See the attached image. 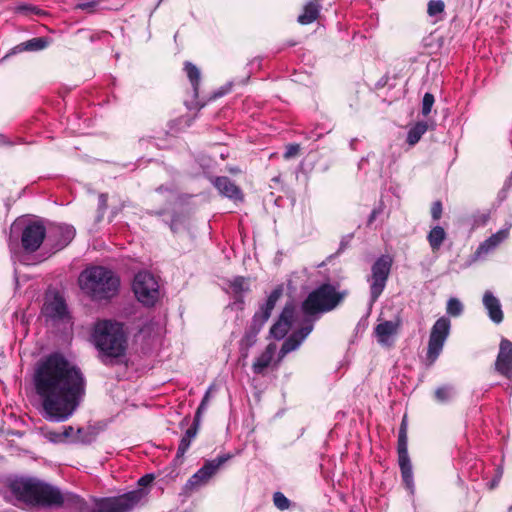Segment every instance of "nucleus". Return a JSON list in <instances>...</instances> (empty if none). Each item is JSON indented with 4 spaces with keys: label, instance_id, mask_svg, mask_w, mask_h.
I'll list each match as a JSON object with an SVG mask.
<instances>
[{
    "label": "nucleus",
    "instance_id": "51",
    "mask_svg": "<svg viewBox=\"0 0 512 512\" xmlns=\"http://www.w3.org/2000/svg\"><path fill=\"white\" fill-rule=\"evenodd\" d=\"M487 220H488V215H482L480 217V220H475V223L477 225H484L487 222Z\"/></svg>",
    "mask_w": 512,
    "mask_h": 512
},
{
    "label": "nucleus",
    "instance_id": "41",
    "mask_svg": "<svg viewBox=\"0 0 512 512\" xmlns=\"http://www.w3.org/2000/svg\"><path fill=\"white\" fill-rule=\"evenodd\" d=\"M300 152V145L299 144H289L286 146V150L284 152L283 157L288 160L295 156H297Z\"/></svg>",
    "mask_w": 512,
    "mask_h": 512
},
{
    "label": "nucleus",
    "instance_id": "2",
    "mask_svg": "<svg viewBox=\"0 0 512 512\" xmlns=\"http://www.w3.org/2000/svg\"><path fill=\"white\" fill-rule=\"evenodd\" d=\"M128 339L125 325L112 319L97 320L90 334L91 343L97 350V358L105 366L124 363Z\"/></svg>",
    "mask_w": 512,
    "mask_h": 512
},
{
    "label": "nucleus",
    "instance_id": "7",
    "mask_svg": "<svg viewBox=\"0 0 512 512\" xmlns=\"http://www.w3.org/2000/svg\"><path fill=\"white\" fill-rule=\"evenodd\" d=\"M344 297L345 292H337L333 285L325 283L308 294L301 308L306 315L329 312L336 308Z\"/></svg>",
    "mask_w": 512,
    "mask_h": 512
},
{
    "label": "nucleus",
    "instance_id": "4",
    "mask_svg": "<svg viewBox=\"0 0 512 512\" xmlns=\"http://www.w3.org/2000/svg\"><path fill=\"white\" fill-rule=\"evenodd\" d=\"M81 291L94 302H108L118 295L121 280L112 269L94 265L85 268L79 275Z\"/></svg>",
    "mask_w": 512,
    "mask_h": 512
},
{
    "label": "nucleus",
    "instance_id": "55",
    "mask_svg": "<svg viewBox=\"0 0 512 512\" xmlns=\"http://www.w3.org/2000/svg\"><path fill=\"white\" fill-rule=\"evenodd\" d=\"M164 210H159V211H155V212H151V214L153 215H156V216H162L164 214Z\"/></svg>",
    "mask_w": 512,
    "mask_h": 512
},
{
    "label": "nucleus",
    "instance_id": "49",
    "mask_svg": "<svg viewBox=\"0 0 512 512\" xmlns=\"http://www.w3.org/2000/svg\"><path fill=\"white\" fill-rule=\"evenodd\" d=\"M13 144L4 134L0 133V146H12Z\"/></svg>",
    "mask_w": 512,
    "mask_h": 512
},
{
    "label": "nucleus",
    "instance_id": "34",
    "mask_svg": "<svg viewBox=\"0 0 512 512\" xmlns=\"http://www.w3.org/2000/svg\"><path fill=\"white\" fill-rule=\"evenodd\" d=\"M445 5L442 0H431L428 3L427 12L429 16H436L444 11Z\"/></svg>",
    "mask_w": 512,
    "mask_h": 512
},
{
    "label": "nucleus",
    "instance_id": "37",
    "mask_svg": "<svg viewBox=\"0 0 512 512\" xmlns=\"http://www.w3.org/2000/svg\"><path fill=\"white\" fill-rule=\"evenodd\" d=\"M108 197H107V194H100L99 197H98V216H97V221H101L103 216H104V213L108 207Z\"/></svg>",
    "mask_w": 512,
    "mask_h": 512
},
{
    "label": "nucleus",
    "instance_id": "57",
    "mask_svg": "<svg viewBox=\"0 0 512 512\" xmlns=\"http://www.w3.org/2000/svg\"><path fill=\"white\" fill-rule=\"evenodd\" d=\"M508 512H512V506L509 507Z\"/></svg>",
    "mask_w": 512,
    "mask_h": 512
},
{
    "label": "nucleus",
    "instance_id": "17",
    "mask_svg": "<svg viewBox=\"0 0 512 512\" xmlns=\"http://www.w3.org/2000/svg\"><path fill=\"white\" fill-rule=\"evenodd\" d=\"M76 230L72 225L57 224L49 232L48 239L53 241L54 248L61 250L74 239Z\"/></svg>",
    "mask_w": 512,
    "mask_h": 512
},
{
    "label": "nucleus",
    "instance_id": "38",
    "mask_svg": "<svg viewBox=\"0 0 512 512\" xmlns=\"http://www.w3.org/2000/svg\"><path fill=\"white\" fill-rule=\"evenodd\" d=\"M43 436L52 443H62L61 432L42 429Z\"/></svg>",
    "mask_w": 512,
    "mask_h": 512
},
{
    "label": "nucleus",
    "instance_id": "31",
    "mask_svg": "<svg viewBox=\"0 0 512 512\" xmlns=\"http://www.w3.org/2000/svg\"><path fill=\"white\" fill-rule=\"evenodd\" d=\"M273 503L281 511L288 509L291 505L290 500L282 492L273 494Z\"/></svg>",
    "mask_w": 512,
    "mask_h": 512
},
{
    "label": "nucleus",
    "instance_id": "10",
    "mask_svg": "<svg viewBox=\"0 0 512 512\" xmlns=\"http://www.w3.org/2000/svg\"><path fill=\"white\" fill-rule=\"evenodd\" d=\"M132 290L137 300L147 307L154 306L160 297L158 280L148 271H140L134 276Z\"/></svg>",
    "mask_w": 512,
    "mask_h": 512
},
{
    "label": "nucleus",
    "instance_id": "15",
    "mask_svg": "<svg viewBox=\"0 0 512 512\" xmlns=\"http://www.w3.org/2000/svg\"><path fill=\"white\" fill-rule=\"evenodd\" d=\"M495 370L506 379L512 380V342L506 338L500 342Z\"/></svg>",
    "mask_w": 512,
    "mask_h": 512
},
{
    "label": "nucleus",
    "instance_id": "39",
    "mask_svg": "<svg viewBox=\"0 0 512 512\" xmlns=\"http://www.w3.org/2000/svg\"><path fill=\"white\" fill-rule=\"evenodd\" d=\"M442 212H443L442 202L439 200L433 202L432 206H431V217H432L433 221H438L442 216Z\"/></svg>",
    "mask_w": 512,
    "mask_h": 512
},
{
    "label": "nucleus",
    "instance_id": "20",
    "mask_svg": "<svg viewBox=\"0 0 512 512\" xmlns=\"http://www.w3.org/2000/svg\"><path fill=\"white\" fill-rule=\"evenodd\" d=\"M508 229H501L498 232L492 234L484 242H482L476 250L477 256L486 255L493 251L500 243H502L508 237Z\"/></svg>",
    "mask_w": 512,
    "mask_h": 512
},
{
    "label": "nucleus",
    "instance_id": "21",
    "mask_svg": "<svg viewBox=\"0 0 512 512\" xmlns=\"http://www.w3.org/2000/svg\"><path fill=\"white\" fill-rule=\"evenodd\" d=\"M230 288L234 293V305H236L239 309H243V294L250 290L248 280L243 276H236L230 281Z\"/></svg>",
    "mask_w": 512,
    "mask_h": 512
},
{
    "label": "nucleus",
    "instance_id": "9",
    "mask_svg": "<svg viewBox=\"0 0 512 512\" xmlns=\"http://www.w3.org/2000/svg\"><path fill=\"white\" fill-rule=\"evenodd\" d=\"M392 265L393 258L389 254H383L373 262L371 273L366 279L369 284V298L371 304H374L385 290Z\"/></svg>",
    "mask_w": 512,
    "mask_h": 512
},
{
    "label": "nucleus",
    "instance_id": "1",
    "mask_svg": "<svg viewBox=\"0 0 512 512\" xmlns=\"http://www.w3.org/2000/svg\"><path fill=\"white\" fill-rule=\"evenodd\" d=\"M32 380L41 402V415L50 422L67 421L86 394L83 372L60 352L42 357L36 363Z\"/></svg>",
    "mask_w": 512,
    "mask_h": 512
},
{
    "label": "nucleus",
    "instance_id": "46",
    "mask_svg": "<svg viewBox=\"0 0 512 512\" xmlns=\"http://www.w3.org/2000/svg\"><path fill=\"white\" fill-rule=\"evenodd\" d=\"M312 329V325L304 326L299 331L295 332V334L299 336L300 340H304L310 334Z\"/></svg>",
    "mask_w": 512,
    "mask_h": 512
},
{
    "label": "nucleus",
    "instance_id": "3",
    "mask_svg": "<svg viewBox=\"0 0 512 512\" xmlns=\"http://www.w3.org/2000/svg\"><path fill=\"white\" fill-rule=\"evenodd\" d=\"M4 489L17 500L46 508H60L63 502L59 488L32 477L0 475V491Z\"/></svg>",
    "mask_w": 512,
    "mask_h": 512
},
{
    "label": "nucleus",
    "instance_id": "32",
    "mask_svg": "<svg viewBox=\"0 0 512 512\" xmlns=\"http://www.w3.org/2000/svg\"><path fill=\"white\" fill-rule=\"evenodd\" d=\"M452 387L451 386H441L438 387L435 391V398L439 402H447L452 397Z\"/></svg>",
    "mask_w": 512,
    "mask_h": 512
},
{
    "label": "nucleus",
    "instance_id": "26",
    "mask_svg": "<svg viewBox=\"0 0 512 512\" xmlns=\"http://www.w3.org/2000/svg\"><path fill=\"white\" fill-rule=\"evenodd\" d=\"M184 70H185L187 77L192 85L194 95H195V97H197L199 84H200V80H201L200 70L194 64H192L191 62H188V61L185 62V64H184Z\"/></svg>",
    "mask_w": 512,
    "mask_h": 512
},
{
    "label": "nucleus",
    "instance_id": "50",
    "mask_svg": "<svg viewBox=\"0 0 512 512\" xmlns=\"http://www.w3.org/2000/svg\"><path fill=\"white\" fill-rule=\"evenodd\" d=\"M94 6V2H85V3H79L77 7L81 10H86L88 8H92Z\"/></svg>",
    "mask_w": 512,
    "mask_h": 512
},
{
    "label": "nucleus",
    "instance_id": "30",
    "mask_svg": "<svg viewBox=\"0 0 512 512\" xmlns=\"http://www.w3.org/2000/svg\"><path fill=\"white\" fill-rule=\"evenodd\" d=\"M464 311V306L458 298L451 297L447 301L446 312L452 317L460 316Z\"/></svg>",
    "mask_w": 512,
    "mask_h": 512
},
{
    "label": "nucleus",
    "instance_id": "27",
    "mask_svg": "<svg viewBox=\"0 0 512 512\" xmlns=\"http://www.w3.org/2000/svg\"><path fill=\"white\" fill-rule=\"evenodd\" d=\"M428 125L426 122H417L407 133V143L411 146L419 142L422 135L427 131Z\"/></svg>",
    "mask_w": 512,
    "mask_h": 512
},
{
    "label": "nucleus",
    "instance_id": "40",
    "mask_svg": "<svg viewBox=\"0 0 512 512\" xmlns=\"http://www.w3.org/2000/svg\"><path fill=\"white\" fill-rule=\"evenodd\" d=\"M209 396H210V389L205 393L200 405L198 406V408L196 410L194 418H196L197 421L201 420V415L207 407Z\"/></svg>",
    "mask_w": 512,
    "mask_h": 512
},
{
    "label": "nucleus",
    "instance_id": "14",
    "mask_svg": "<svg viewBox=\"0 0 512 512\" xmlns=\"http://www.w3.org/2000/svg\"><path fill=\"white\" fill-rule=\"evenodd\" d=\"M402 325V319L398 313L394 320H384L379 322L374 328V334L377 342L384 346H391L393 337L397 335Z\"/></svg>",
    "mask_w": 512,
    "mask_h": 512
},
{
    "label": "nucleus",
    "instance_id": "22",
    "mask_svg": "<svg viewBox=\"0 0 512 512\" xmlns=\"http://www.w3.org/2000/svg\"><path fill=\"white\" fill-rule=\"evenodd\" d=\"M321 10V0H310L304 6L303 13L297 18V21L302 25H307L319 17Z\"/></svg>",
    "mask_w": 512,
    "mask_h": 512
},
{
    "label": "nucleus",
    "instance_id": "6",
    "mask_svg": "<svg viewBox=\"0 0 512 512\" xmlns=\"http://www.w3.org/2000/svg\"><path fill=\"white\" fill-rule=\"evenodd\" d=\"M282 294L283 287L279 285L272 290L266 301L259 306V310L253 315L251 323L246 328L239 343V352L243 358L248 357L250 348L257 342L259 332L270 318L271 313Z\"/></svg>",
    "mask_w": 512,
    "mask_h": 512
},
{
    "label": "nucleus",
    "instance_id": "16",
    "mask_svg": "<svg viewBox=\"0 0 512 512\" xmlns=\"http://www.w3.org/2000/svg\"><path fill=\"white\" fill-rule=\"evenodd\" d=\"M295 315V306L292 302L285 304L278 320L270 328V335L277 339H283L291 328Z\"/></svg>",
    "mask_w": 512,
    "mask_h": 512
},
{
    "label": "nucleus",
    "instance_id": "19",
    "mask_svg": "<svg viewBox=\"0 0 512 512\" xmlns=\"http://www.w3.org/2000/svg\"><path fill=\"white\" fill-rule=\"evenodd\" d=\"M483 305L488 311L490 319L499 324L503 321V311L498 298L491 291H486L483 295Z\"/></svg>",
    "mask_w": 512,
    "mask_h": 512
},
{
    "label": "nucleus",
    "instance_id": "35",
    "mask_svg": "<svg viewBox=\"0 0 512 512\" xmlns=\"http://www.w3.org/2000/svg\"><path fill=\"white\" fill-rule=\"evenodd\" d=\"M185 223V216L179 213H173L169 227L173 233H177Z\"/></svg>",
    "mask_w": 512,
    "mask_h": 512
},
{
    "label": "nucleus",
    "instance_id": "45",
    "mask_svg": "<svg viewBox=\"0 0 512 512\" xmlns=\"http://www.w3.org/2000/svg\"><path fill=\"white\" fill-rule=\"evenodd\" d=\"M382 212V204H380L378 207H375L368 217L367 225H371Z\"/></svg>",
    "mask_w": 512,
    "mask_h": 512
},
{
    "label": "nucleus",
    "instance_id": "44",
    "mask_svg": "<svg viewBox=\"0 0 512 512\" xmlns=\"http://www.w3.org/2000/svg\"><path fill=\"white\" fill-rule=\"evenodd\" d=\"M17 11L18 12H29V13H33V14H37V15L41 14V12H42L36 6L27 5V4L19 5L17 7Z\"/></svg>",
    "mask_w": 512,
    "mask_h": 512
},
{
    "label": "nucleus",
    "instance_id": "56",
    "mask_svg": "<svg viewBox=\"0 0 512 512\" xmlns=\"http://www.w3.org/2000/svg\"><path fill=\"white\" fill-rule=\"evenodd\" d=\"M365 160H366L365 158H361V161H360L359 165L361 166V165H362V163H363Z\"/></svg>",
    "mask_w": 512,
    "mask_h": 512
},
{
    "label": "nucleus",
    "instance_id": "12",
    "mask_svg": "<svg viewBox=\"0 0 512 512\" xmlns=\"http://www.w3.org/2000/svg\"><path fill=\"white\" fill-rule=\"evenodd\" d=\"M450 329L451 321L445 316L440 317L433 324L429 335L426 353V359L429 366L433 365L441 354L444 344L450 334Z\"/></svg>",
    "mask_w": 512,
    "mask_h": 512
},
{
    "label": "nucleus",
    "instance_id": "29",
    "mask_svg": "<svg viewBox=\"0 0 512 512\" xmlns=\"http://www.w3.org/2000/svg\"><path fill=\"white\" fill-rule=\"evenodd\" d=\"M302 342L303 340H300L299 336L293 333L282 344L279 352L280 356L284 357L286 354L296 350L301 345Z\"/></svg>",
    "mask_w": 512,
    "mask_h": 512
},
{
    "label": "nucleus",
    "instance_id": "28",
    "mask_svg": "<svg viewBox=\"0 0 512 512\" xmlns=\"http://www.w3.org/2000/svg\"><path fill=\"white\" fill-rule=\"evenodd\" d=\"M47 46V40L43 37H35L17 46L20 51H39Z\"/></svg>",
    "mask_w": 512,
    "mask_h": 512
},
{
    "label": "nucleus",
    "instance_id": "24",
    "mask_svg": "<svg viewBox=\"0 0 512 512\" xmlns=\"http://www.w3.org/2000/svg\"><path fill=\"white\" fill-rule=\"evenodd\" d=\"M275 347L269 344L265 351L256 358L252 365V370L255 374H263L265 369L271 364L274 356Z\"/></svg>",
    "mask_w": 512,
    "mask_h": 512
},
{
    "label": "nucleus",
    "instance_id": "52",
    "mask_svg": "<svg viewBox=\"0 0 512 512\" xmlns=\"http://www.w3.org/2000/svg\"><path fill=\"white\" fill-rule=\"evenodd\" d=\"M157 192L159 193H163V192H170L171 189L167 186H164V185H160L157 189H156Z\"/></svg>",
    "mask_w": 512,
    "mask_h": 512
},
{
    "label": "nucleus",
    "instance_id": "36",
    "mask_svg": "<svg viewBox=\"0 0 512 512\" xmlns=\"http://www.w3.org/2000/svg\"><path fill=\"white\" fill-rule=\"evenodd\" d=\"M435 102L434 96L431 93H425L422 100V114L423 116H427L433 107Z\"/></svg>",
    "mask_w": 512,
    "mask_h": 512
},
{
    "label": "nucleus",
    "instance_id": "48",
    "mask_svg": "<svg viewBox=\"0 0 512 512\" xmlns=\"http://www.w3.org/2000/svg\"><path fill=\"white\" fill-rule=\"evenodd\" d=\"M73 431L74 429L72 426H65L63 431L61 432L62 442L69 438L73 434Z\"/></svg>",
    "mask_w": 512,
    "mask_h": 512
},
{
    "label": "nucleus",
    "instance_id": "23",
    "mask_svg": "<svg viewBox=\"0 0 512 512\" xmlns=\"http://www.w3.org/2000/svg\"><path fill=\"white\" fill-rule=\"evenodd\" d=\"M45 312L53 319H63L67 314V305L62 297L56 295L45 304Z\"/></svg>",
    "mask_w": 512,
    "mask_h": 512
},
{
    "label": "nucleus",
    "instance_id": "53",
    "mask_svg": "<svg viewBox=\"0 0 512 512\" xmlns=\"http://www.w3.org/2000/svg\"><path fill=\"white\" fill-rule=\"evenodd\" d=\"M357 142H358V139L357 138H353L351 141H350V148L352 150H357Z\"/></svg>",
    "mask_w": 512,
    "mask_h": 512
},
{
    "label": "nucleus",
    "instance_id": "33",
    "mask_svg": "<svg viewBox=\"0 0 512 512\" xmlns=\"http://www.w3.org/2000/svg\"><path fill=\"white\" fill-rule=\"evenodd\" d=\"M191 442H192L191 439L186 438L185 436H182L179 446H178V449H177L175 461H179V462L182 461L185 453L187 452V450L189 449V447L191 445Z\"/></svg>",
    "mask_w": 512,
    "mask_h": 512
},
{
    "label": "nucleus",
    "instance_id": "43",
    "mask_svg": "<svg viewBox=\"0 0 512 512\" xmlns=\"http://www.w3.org/2000/svg\"><path fill=\"white\" fill-rule=\"evenodd\" d=\"M353 237H354L353 233L347 234L342 237L340 244H339V248L336 252V255H339L340 253H342L350 245Z\"/></svg>",
    "mask_w": 512,
    "mask_h": 512
},
{
    "label": "nucleus",
    "instance_id": "54",
    "mask_svg": "<svg viewBox=\"0 0 512 512\" xmlns=\"http://www.w3.org/2000/svg\"><path fill=\"white\" fill-rule=\"evenodd\" d=\"M387 83V77L381 78L379 82L377 83V87H383Z\"/></svg>",
    "mask_w": 512,
    "mask_h": 512
},
{
    "label": "nucleus",
    "instance_id": "42",
    "mask_svg": "<svg viewBox=\"0 0 512 512\" xmlns=\"http://www.w3.org/2000/svg\"><path fill=\"white\" fill-rule=\"evenodd\" d=\"M199 424L200 421H197V419L194 418L192 425L186 430L183 436L193 440L198 433Z\"/></svg>",
    "mask_w": 512,
    "mask_h": 512
},
{
    "label": "nucleus",
    "instance_id": "13",
    "mask_svg": "<svg viewBox=\"0 0 512 512\" xmlns=\"http://www.w3.org/2000/svg\"><path fill=\"white\" fill-rule=\"evenodd\" d=\"M230 458V454H224L216 457L215 459L207 460L204 465L187 480L183 487L184 492L186 494H190L205 485L218 471V469Z\"/></svg>",
    "mask_w": 512,
    "mask_h": 512
},
{
    "label": "nucleus",
    "instance_id": "8",
    "mask_svg": "<svg viewBox=\"0 0 512 512\" xmlns=\"http://www.w3.org/2000/svg\"><path fill=\"white\" fill-rule=\"evenodd\" d=\"M14 234H16V242L20 237L22 249L26 253H33L37 251L42 245L47 231L44 224L40 221L17 220L11 226V232L9 236L10 245H12Z\"/></svg>",
    "mask_w": 512,
    "mask_h": 512
},
{
    "label": "nucleus",
    "instance_id": "11",
    "mask_svg": "<svg viewBox=\"0 0 512 512\" xmlns=\"http://www.w3.org/2000/svg\"><path fill=\"white\" fill-rule=\"evenodd\" d=\"M407 416L402 418L397 441L398 464L401 471L402 480L405 486L413 492L414 479L411 460L408 454V437H407Z\"/></svg>",
    "mask_w": 512,
    "mask_h": 512
},
{
    "label": "nucleus",
    "instance_id": "47",
    "mask_svg": "<svg viewBox=\"0 0 512 512\" xmlns=\"http://www.w3.org/2000/svg\"><path fill=\"white\" fill-rule=\"evenodd\" d=\"M153 481V475L151 474H146L144 476H142L139 480H138V484L140 486H147L148 484H150L151 482Z\"/></svg>",
    "mask_w": 512,
    "mask_h": 512
},
{
    "label": "nucleus",
    "instance_id": "18",
    "mask_svg": "<svg viewBox=\"0 0 512 512\" xmlns=\"http://www.w3.org/2000/svg\"><path fill=\"white\" fill-rule=\"evenodd\" d=\"M212 183L222 196H225L233 201L243 200V193L241 189L229 177H215Z\"/></svg>",
    "mask_w": 512,
    "mask_h": 512
},
{
    "label": "nucleus",
    "instance_id": "25",
    "mask_svg": "<svg viewBox=\"0 0 512 512\" xmlns=\"http://www.w3.org/2000/svg\"><path fill=\"white\" fill-rule=\"evenodd\" d=\"M446 237L447 234L443 227L436 225L431 228L427 235V241L433 252L440 249Z\"/></svg>",
    "mask_w": 512,
    "mask_h": 512
},
{
    "label": "nucleus",
    "instance_id": "5",
    "mask_svg": "<svg viewBox=\"0 0 512 512\" xmlns=\"http://www.w3.org/2000/svg\"><path fill=\"white\" fill-rule=\"evenodd\" d=\"M146 494L144 489H136L119 496L95 499L94 507H90L80 496L62 493L61 507L76 512H132Z\"/></svg>",
    "mask_w": 512,
    "mask_h": 512
}]
</instances>
